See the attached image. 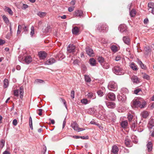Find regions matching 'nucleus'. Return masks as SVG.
<instances>
[{"label":"nucleus","mask_w":154,"mask_h":154,"mask_svg":"<svg viewBox=\"0 0 154 154\" xmlns=\"http://www.w3.org/2000/svg\"><path fill=\"white\" fill-rule=\"evenodd\" d=\"M131 105L133 108L139 107L141 108H143L145 106V103L144 101L141 102L137 99H134L131 103Z\"/></svg>","instance_id":"f257e3e1"},{"label":"nucleus","mask_w":154,"mask_h":154,"mask_svg":"<svg viewBox=\"0 0 154 154\" xmlns=\"http://www.w3.org/2000/svg\"><path fill=\"white\" fill-rule=\"evenodd\" d=\"M112 70L114 73L117 75H121L124 73L122 69L119 66L114 67L112 68Z\"/></svg>","instance_id":"f03ea898"},{"label":"nucleus","mask_w":154,"mask_h":154,"mask_svg":"<svg viewBox=\"0 0 154 154\" xmlns=\"http://www.w3.org/2000/svg\"><path fill=\"white\" fill-rule=\"evenodd\" d=\"M108 88L110 90L116 91L117 89V85L114 82H110L108 85Z\"/></svg>","instance_id":"7ed1b4c3"},{"label":"nucleus","mask_w":154,"mask_h":154,"mask_svg":"<svg viewBox=\"0 0 154 154\" xmlns=\"http://www.w3.org/2000/svg\"><path fill=\"white\" fill-rule=\"evenodd\" d=\"M71 126L75 131L78 132L82 131L85 130V129L83 128H79L78 125L75 122H73L71 124Z\"/></svg>","instance_id":"20e7f679"},{"label":"nucleus","mask_w":154,"mask_h":154,"mask_svg":"<svg viewBox=\"0 0 154 154\" xmlns=\"http://www.w3.org/2000/svg\"><path fill=\"white\" fill-rule=\"evenodd\" d=\"M97 28L100 32H104L107 29V27L105 24L100 23L97 26Z\"/></svg>","instance_id":"39448f33"},{"label":"nucleus","mask_w":154,"mask_h":154,"mask_svg":"<svg viewBox=\"0 0 154 154\" xmlns=\"http://www.w3.org/2000/svg\"><path fill=\"white\" fill-rule=\"evenodd\" d=\"M32 61V58L30 56H27L22 59L21 62L23 63L28 64Z\"/></svg>","instance_id":"423d86ee"},{"label":"nucleus","mask_w":154,"mask_h":154,"mask_svg":"<svg viewBox=\"0 0 154 154\" xmlns=\"http://www.w3.org/2000/svg\"><path fill=\"white\" fill-rule=\"evenodd\" d=\"M106 99L108 100L114 101L116 99L115 95L112 93H109L106 95Z\"/></svg>","instance_id":"0eeeda50"},{"label":"nucleus","mask_w":154,"mask_h":154,"mask_svg":"<svg viewBox=\"0 0 154 154\" xmlns=\"http://www.w3.org/2000/svg\"><path fill=\"white\" fill-rule=\"evenodd\" d=\"M85 96L87 98L94 99L96 98V96L94 93L92 92H89L85 93Z\"/></svg>","instance_id":"6e6552de"},{"label":"nucleus","mask_w":154,"mask_h":154,"mask_svg":"<svg viewBox=\"0 0 154 154\" xmlns=\"http://www.w3.org/2000/svg\"><path fill=\"white\" fill-rule=\"evenodd\" d=\"M75 47L73 44H69L67 47V50L69 53H72L75 51Z\"/></svg>","instance_id":"1a4fd4ad"},{"label":"nucleus","mask_w":154,"mask_h":154,"mask_svg":"<svg viewBox=\"0 0 154 154\" xmlns=\"http://www.w3.org/2000/svg\"><path fill=\"white\" fill-rule=\"evenodd\" d=\"M108 118L111 121L114 122L116 119V117L114 114L112 112L109 113L108 115Z\"/></svg>","instance_id":"9d476101"},{"label":"nucleus","mask_w":154,"mask_h":154,"mask_svg":"<svg viewBox=\"0 0 154 154\" xmlns=\"http://www.w3.org/2000/svg\"><path fill=\"white\" fill-rule=\"evenodd\" d=\"M86 53L90 56H94L93 50L89 47H87L86 48Z\"/></svg>","instance_id":"9b49d317"},{"label":"nucleus","mask_w":154,"mask_h":154,"mask_svg":"<svg viewBox=\"0 0 154 154\" xmlns=\"http://www.w3.org/2000/svg\"><path fill=\"white\" fill-rule=\"evenodd\" d=\"M38 55L40 59H45L47 55V54L44 51H41L38 53Z\"/></svg>","instance_id":"f8f14e48"},{"label":"nucleus","mask_w":154,"mask_h":154,"mask_svg":"<svg viewBox=\"0 0 154 154\" xmlns=\"http://www.w3.org/2000/svg\"><path fill=\"white\" fill-rule=\"evenodd\" d=\"M119 29L121 32H125L127 31V28L125 25H121L119 26Z\"/></svg>","instance_id":"ddd939ff"},{"label":"nucleus","mask_w":154,"mask_h":154,"mask_svg":"<svg viewBox=\"0 0 154 154\" xmlns=\"http://www.w3.org/2000/svg\"><path fill=\"white\" fill-rule=\"evenodd\" d=\"M107 106L109 108L113 109L115 107V103L114 102H107L106 103Z\"/></svg>","instance_id":"4468645a"},{"label":"nucleus","mask_w":154,"mask_h":154,"mask_svg":"<svg viewBox=\"0 0 154 154\" xmlns=\"http://www.w3.org/2000/svg\"><path fill=\"white\" fill-rule=\"evenodd\" d=\"M56 62L54 58H51L47 60L45 63L46 65H49L53 64Z\"/></svg>","instance_id":"2eb2a0df"},{"label":"nucleus","mask_w":154,"mask_h":154,"mask_svg":"<svg viewBox=\"0 0 154 154\" xmlns=\"http://www.w3.org/2000/svg\"><path fill=\"white\" fill-rule=\"evenodd\" d=\"M83 14V12L82 11L78 10L75 11L74 15L81 17L82 16Z\"/></svg>","instance_id":"dca6fc26"},{"label":"nucleus","mask_w":154,"mask_h":154,"mask_svg":"<svg viewBox=\"0 0 154 154\" xmlns=\"http://www.w3.org/2000/svg\"><path fill=\"white\" fill-rule=\"evenodd\" d=\"M119 151V148L116 145L113 146L112 147L111 152L114 154H117Z\"/></svg>","instance_id":"f3484780"},{"label":"nucleus","mask_w":154,"mask_h":154,"mask_svg":"<svg viewBox=\"0 0 154 154\" xmlns=\"http://www.w3.org/2000/svg\"><path fill=\"white\" fill-rule=\"evenodd\" d=\"M132 82L134 83H138L140 82V80L138 77L135 76L133 75L131 78Z\"/></svg>","instance_id":"a211bd4d"},{"label":"nucleus","mask_w":154,"mask_h":154,"mask_svg":"<svg viewBox=\"0 0 154 154\" xmlns=\"http://www.w3.org/2000/svg\"><path fill=\"white\" fill-rule=\"evenodd\" d=\"M148 151H151L152 149V144L151 142H149L146 145Z\"/></svg>","instance_id":"6ab92c4d"},{"label":"nucleus","mask_w":154,"mask_h":154,"mask_svg":"<svg viewBox=\"0 0 154 154\" xmlns=\"http://www.w3.org/2000/svg\"><path fill=\"white\" fill-rule=\"evenodd\" d=\"M137 63L140 66L141 68L143 69H146V67L142 62L139 59H137Z\"/></svg>","instance_id":"aec40b11"},{"label":"nucleus","mask_w":154,"mask_h":154,"mask_svg":"<svg viewBox=\"0 0 154 154\" xmlns=\"http://www.w3.org/2000/svg\"><path fill=\"white\" fill-rule=\"evenodd\" d=\"M96 110L94 108H91L88 109V112L91 114H94L97 113Z\"/></svg>","instance_id":"412c9836"},{"label":"nucleus","mask_w":154,"mask_h":154,"mask_svg":"<svg viewBox=\"0 0 154 154\" xmlns=\"http://www.w3.org/2000/svg\"><path fill=\"white\" fill-rule=\"evenodd\" d=\"M47 14V13L45 12L39 11L37 13V15L41 18H43L45 17Z\"/></svg>","instance_id":"4be33fe9"},{"label":"nucleus","mask_w":154,"mask_h":154,"mask_svg":"<svg viewBox=\"0 0 154 154\" xmlns=\"http://www.w3.org/2000/svg\"><path fill=\"white\" fill-rule=\"evenodd\" d=\"M128 125V122L126 120L122 121L121 123V127L123 128H126Z\"/></svg>","instance_id":"5701e85b"},{"label":"nucleus","mask_w":154,"mask_h":154,"mask_svg":"<svg viewBox=\"0 0 154 154\" xmlns=\"http://www.w3.org/2000/svg\"><path fill=\"white\" fill-rule=\"evenodd\" d=\"M137 124L136 122H135L134 121L132 122L131 127V129L133 130V131H134L136 130L137 127Z\"/></svg>","instance_id":"b1692460"},{"label":"nucleus","mask_w":154,"mask_h":154,"mask_svg":"<svg viewBox=\"0 0 154 154\" xmlns=\"http://www.w3.org/2000/svg\"><path fill=\"white\" fill-rule=\"evenodd\" d=\"M89 63L92 66H95L96 63V62L95 60L93 58H91L89 61Z\"/></svg>","instance_id":"393cba45"},{"label":"nucleus","mask_w":154,"mask_h":154,"mask_svg":"<svg viewBox=\"0 0 154 154\" xmlns=\"http://www.w3.org/2000/svg\"><path fill=\"white\" fill-rule=\"evenodd\" d=\"M148 112L146 111H143L141 113V115L143 118H146L149 115Z\"/></svg>","instance_id":"a878e982"},{"label":"nucleus","mask_w":154,"mask_h":154,"mask_svg":"<svg viewBox=\"0 0 154 154\" xmlns=\"http://www.w3.org/2000/svg\"><path fill=\"white\" fill-rule=\"evenodd\" d=\"M130 67L134 70L136 71L138 70L137 65L133 62L130 64Z\"/></svg>","instance_id":"bb28decb"},{"label":"nucleus","mask_w":154,"mask_h":154,"mask_svg":"<svg viewBox=\"0 0 154 154\" xmlns=\"http://www.w3.org/2000/svg\"><path fill=\"white\" fill-rule=\"evenodd\" d=\"M79 28L76 27H75L73 28L72 30V32L73 34L77 35L79 32Z\"/></svg>","instance_id":"cd10ccee"},{"label":"nucleus","mask_w":154,"mask_h":154,"mask_svg":"<svg viewBox=\"0 0 154 154\" xmlns=\"http://www.w3.org/2000/svg\"><path fill=\"white\" fill-rule=\"evenodd\" d=\"M24 88L23 86H21L20 88V98L22 99L23 97Z\"/></svg>","instance_id":"c85d7f7f"},{"label":"nucleus","mask_w":154,"mask_h":154,"mask_svg":"<svg viewBox=\"0 0 154 154\" xmlns=\"http://www.w3.org/2000/svg\"><path fill=\"white\" fill-rule=\"evenodd\" d=\"M123 40L124 42L127 44H129L130 41L129 38L127 36L123 37Z\"/></svg>","instance_id":"c756f323"},{"label":"nucleus","mask_w":154,"mask_h":154,"mask_svg":"<svg viewBox=\"0 0 154 154\" xmlns=\"http://www.w3.org/2000/svg\"><path fill=\"white\" fill-rule=\"evenodd\" d=\"M10 33L7 35H6V37L8 38L10 37L11 36L12 33V24L11 23H10Z\"/></svg>","instance_id":"7c9ffc66"},{"label":"nucleus","mask_w":154,"mask_h":154,"mask_svg":"<svg viewBox=\"0 0 154 154\" xmlns=\"http://www.w3.org/2000/svg\"><path fill=\"white\" fill-rule=\"evenodd\" d=\"M154 120L153 119H151L149 121V124L148 127L149 128H152L153 126H154Z\"/></svg>","instance_id":"2f4dec72"},{"label":"nucleus","mask_w":154,"mask_h":154,"mask_svg":"<svg viewBox=\"0 0 154 154\" xmlns=\"http://www.w3.org/2000/svg\"><path fill=\"white\" fill-rule=\"evenodd\" d=\"M101 65L105 69H108L110 67L109 64L106 62H104Z\"/></svg>","instance_id":"473e14b6"},{"label":"nucleus","mask_w":154,"mask_h":154,"mask_svg":"<svg viewBox=\"0 0 154 154\" xmlns=\"http://www.w3.org/2000/svg\"><path fill=\"white\" fill-rule=\"evenodd\" d=\"M131 142L130 140L128 139H126L125 140V143L126 146L128 147H130L131 146Z\"/></svg>","instance_id":"72a5a7b5"},{"label":"nucleus","mask_w":154,"mask_h":154,"mask_svg":"<svg viewBox=\"0 0 154 154\" xmlns=\"http://www.w3.org/2000/svg\"><path fill=\"white\" fill-rule=\"evenodd\" d=\"M4 10L5 11L8 12L10 15H13V13L11 10L10 8L5 7Z\"/></svg>","instance_id":"f704fd0d"},{"label":"nucleus","mask_w":154,"mask_h":154,"mask_svg":"<svg viewBox=\"0 0 154 154\" xmlns=\"http://www.w3.org/2000/svg\"><path fill=\"white\" fill-rule=\"evenodd\" d=\"M97 60L101 65H102L105 62L104 59L101 57H99L97 58Z\"/></svg>","instance_id":"c9c22d12"},{"label":"nucleus","mask_w":154,"mask_h":154,"mask_svg":"<svg viewBox=\"0 0 154 154\" xmlns=\"http://www.w3.org/2000/svg\"><path fill=\"white\" fill-rule=\"evenodd\" d=\"M118 99L119 101L124 102L126 100V98L124 96L123 97L122 96L119 95L118 97Z\"/></svg>","instance_id":"e433bc0d"},{"label":"nucleus","mask_w":154,"mask_h":154,"mask_svg":"<svg viewBox=\"0 0 154 154\" xmlns=\"http://www.w3.org/2000/svg\"><path fill=\"white\" fill-rule=\"evenodd\" d=\"M110 48L112 51L115 53L116 52L118 51L117 47L116 46L114 45L111 46Z\"/></svg>","instance_id":"4c0bfd02"},{"label":"nucleus","mask_w":154,"mask_h":154,"mask_svg":"<svg viewBox=\"0 0 154 154\" xmlns=\"http://www.w3.org/2000/svg\"><path fill=\"white\" fill-rule=\"evenodd\" d=\"M4 87L5 88H7L9 85L8 81V79H5L4 81Z\"/></svg>","instance_id":"58836bf2"},{"label":"nucleus","mask_w":154,"mask_h":154,"mask_svg":"<svg viewBox=\"0 0 154 154\" xmlns=\"http://www.w3.org/2000/svg\"><path fill=\"white\" fill-rule=\"evenodd\" d=\"M85 80L88 82H89L91 81V79L88 75H84Z\"/></svg>","instance_id":"ea45409f"},{"label":"nucleus","mask_w":154,"mask_h":154,"mask_svg":"<svg viewBox=\"0 0 154 154\" xmlns=\"http://www.w3.org/2000/svg\"><path fill=\"white\" fill-rule=\"evenodd\" d=\"M136 12L134 9H132L130 12V15L131 17H134L136 14Z\"/></svg>","instance_id":"a19ab883"},{"label":"nucleus","mask_w":154,"mask_h":154,"mask_svg":"<svg viewBox=\"0 0 154 154\" xmlns=\"http://www.w3.org/2000/svg\"><path fill=\"white\" fill-rule=\"evenodd\" d=\"M57 57L60 59H62L64 58L65 56L61 53H60L57 55Z\"/></svg>","instance_id":"79ce46f5"},{"label":"nucleus","mask_w":154,"mask_h":154,"mask_svg":"<svg viewBox=\"0 0 154 154\" xmlns=\"http://www.w3.org/2000/svg\"><path fill=\"white\" fill-rule=\"evenodd\" d=\"M148 6L149 8L153 9L154 8V3L149 2L148 4Z\"/></svg>","instance_id":"37998d69"},{"label":"nucleus","mask_w":154,"mask_h":154,"mask_svg":"<svg viewBox=\"0 0 154 154\" xmlns=\"http://www.w3.org/2000/svg\"><path fill=\"white\" fill-rule=\"evenodd\" d=\"M31 31L30 32V35L31 37L33 36V35L34 34V27L33 26H32L31 28Z\"/></svg>","instance_id":"c03bdc74"},{"label":"nucleus","mask_w":154,"mask_h":154,"mask_svg":"<svg viewBox=\"0 0 154 154\" xmlns=\"http://www.w3.org/2000/svg\"><path fill=\"white\" fill-rule=\"evenodd\" d=\"M2 18L5 23H9V20L8 18L5 15H3L2 16Z\"/></svg>","instance_id":"a18cd8bd"},{"label":"nucleus","mask_w":154,"mask_h":154,"mask_svg":"<svg viewBox=\"0 0 154 154\" xmlns=\"http://www.w3.org/2000/svg\"><path fill=\"white\" fill-rule=\"evenodd\" d=\"M82 103L85 104H86L88 103V100L86 99H83L81 100Z\"/></svg>","instance_id":"49530a36"},{"label":"nucleus","mask_w":154,"mask_h":154,"mask_svg":"<svg viewBox=\"0 0 154 154\" xmlns=\"http://www.w3.org/2000/svg\"><path fill=\"white\" fill-rule=\"evenodd\" d=\"M5 141L3 139L1 141V143L0 145V147L1 148H2L5 145Z\"/></svg>","instance_id":"de8ad7c7"},{"label":"nucleus","mask_w":154,"mask_h":154,"mask_svg":"<svg viewBox=\"0 0 154 154\" xmlns=\"http://www.w3.org/2000/svg\"><path fill=\"white\" fill-rule=\"evenodd\" d=\"M19 90H15L14 91V95L16 97H18L19 96Z\"/></svg>","instance_id":"09e8293b"},{"label":"nucleus","mask_w":154,"mask_h":154,"mask_svg":"<svg viewBox=\"0 0 154 154\" xmlns=\"http://www.w3.org/2000/svg\"><path fill=\"white\" fill-rule=\"evenodd\" d=\"M99 109H100V110H101V111H99V113L100 114H101V113H103V112H104L103 108V107L101 105H100L99 106Z\"/></svg>","instance_id":"8fccbe9b"},{"label":"nucleus","mask_w":154,"mask_h":154,"mask_svg":"<svg viewBox=\"0 0 154 154\" xmlns=\"http://www.w3.org/2000/svg\"><path fill=\"white\" fill-rule=\"evenodd\" d=\"M35 82L37 83H42L44 82L43 80L41 79H37L35 81Z\"/></svg>","instance_id":"3c124183"},{"label":"nucleus","mask_w":154,"mask_h":154,"mask_svg":"<svg viewBox=\"0 0 154 154\" xmlns=\"http://www.w3.org/2000/svg\"><path fill=\"white\" fill-rule=\"evenodd\" d=\"M98 95L100 97H102L103 95V92L101 91L100 90H99L97 91Z\"/></svg>","instance_id":"603ef678"},{"label":"nucleus","mask_w":154,"mask_h":154,"mask_svg":"<svg viewBox=\"0 0 154 154\" xmlns=\"http://www.w3.org/2000/svg\"><path fill=\"white\" fill-rule=\"evenodd\" d=\"M60 100L61 101H62V102H63V103L64 105L66 107V102L65 100L64 99H63L61 98H60Z\"/></svg>","instance_id":"864d4df0"},{"label":"nucleus","mask_w":154,"mask_h":154,"mask_svg":"<svg viewBox=\"0 0 154 154\" xmlns=\"http://www.w3.org/2000/svg\"><path fill=\"white\" fill-rule=\"evenodd\" d=\"M128 119L129 121H131L133 118V116L131 114L128 115Z\"/></svg>","instance_id":"5fc2aeb1"},{"label":"nucleus","mask_w":154,"mask_h":154,"mask_svg":"<svg viewBox=\"0 0 154 154\" xmlns=\"http://www.w3.org/2000/svg\"><path fill=\"white\" fill-rule=\"evenodd\" d=\"M74 91H72L71 92L70 96L72 99L74 98Z\"/></svg>","instance_id":"6e6d98bb"},{"label":"nucleus","mask_w":154,"mask_h":154,"mask_svg":"<svg viewBox=\"0 0 154 154\" xmlns=\"http://www.w3.org/2000/svg\"><path fill=\"white\" fill-rule=\"evenodd\" d=\"M28 7V5L25 4H23V6L21 8L22 9H25Z\"/></svg>","instance_id":"4d7b16f0"},{"label":"nucleus","mask_w":154,"mask_h":154,"mask_svg":"<svg viewBox=\"0 0 154 154\" xmlns=\"http://www.w3.org/2000/svg\"><path fill=\"white\" fill-rule=\"evenodd\" d=\"M12 123L14 125L16 126L17 124V120L16 119H14L13 120Z\"/></svg>","instance_id":"13d9d810"},{"label":"nucleus","mask_w":154,"mask_h":154,"mask_svg":"<svg viewBox=\"0 0 154 154\" xmlns=\"http://www.w3.org/2000/svg\"><path fill=\"white\" fill-rule=\"evenodd\" d=\"M143 78L144 79H146L147 80L149 79V76L146 74H144L143 76Z\"/></svg>","instance_id":"bf43d9fd"},{"label":"nucleus","mask_w":154,"mask_h":154,"mask_svg":"<svg viewBox=\"0 0 154 154\" xmlns=\"http://www.w3.org/2000/svg\"><path fill=\"white\" fill-rule=\"evenodd\" d=\"M141 91V90L140 89H136L134 91V93L135 94H137L140 91Z\"/></svg>","instance_id":"052dcab7"},{"label":"nucleus","mask_w":154,"mask_h":154,"mask_svg":"<svg viewBox=\"0 0 154 154\" xmlns=\"http://www.w3.org/2000/svg\"><path fill=\"white\" fill-rule=\"evenodd\" d=\"M74 7H69V8L68 10L69 12H72L74 10Z\"/></svg>","instance_id":"680f3d73"},{"label":"nucleus","mask_w":154,"mask_h":154,"mask_svg":"<svg viewBox=\"0 0 154 154\" xmlns=\"http://www.w3.org/2000/svg\"><path fill=\"white\" fill-rule=\"evenodd\" d=\"M91 124H93V125H96L98 126H99V124H96V122L93 121H91V122H90V123Z\"/></svg>","instance_id":"e2e57ef3"},{"label":"nucleus","mask_w":154,"mask_h":154,"mask_svg":"<svg viewBox=\"0 0 154 154\" xmlns=\"http://www.w3.org/2000/svg\"><path fill=\"white\" fill-rule=\"evenodd\" d=\"M79 60H75L73 61V63L74 65H76L77 64H78L79 63Z\"/></svg>","instance_id":"0e129e2a"},{"label":"nucleus","mask_w":154,"mask_h":154,"mask_svg":"<svg viewBox=\"0 0 154 154\" xmlns=\"http://www.w3.org/2000/svg\"><path fill=\"white\" fill-rule=\"evenodd\" d=\"M43 110L42 109H38V111H39L38 114L39 116H41L42 115V112Z\"/></svg>","instance_id":"69168bd1"},{"label":"nucleus","mask_w":154,"mask_h":154,"mask_svg":"<svg viewBox=\"0 0 154 154\" xmlns=\"http://www.w3.org/2000/svg\"><path fill=\"white\" fill-rule=\"evenodd\" d=\"M121 57L119 56H117L116 57L115 60L116 61H118L121 60Z\"/></svg>","instance_id":"338daca9"},{"label":"nucleus","mask_w":154,"mask_h":154,"mask_svg":"<svg viewBox=\"0 0 154 154\" xmlns=\"http://www.w3.org/2000/svg\"><path fill=\"white\" fill-rule=\"evenodd\" d=\"M23 29L24 32H27L28 31V28L25 26L23 25Z\"/></svg>","instance_id":"774afa93"}]
</instances>
